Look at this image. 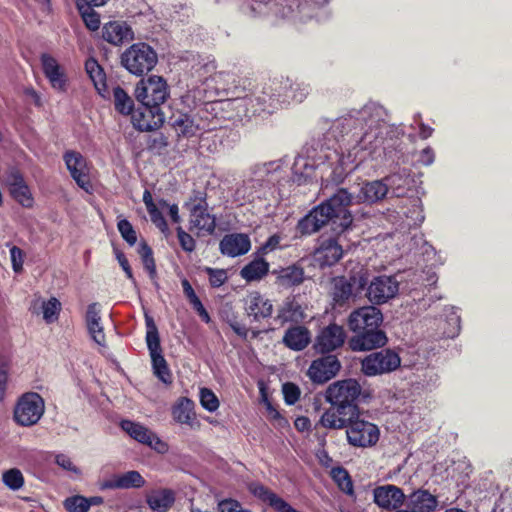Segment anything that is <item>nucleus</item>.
Returning a JSON list of instances; mask_svg holds the SVG:
<instances>
[{
  "label": "nucleus",
  "mask_w": 512,
  "mask_h": 512,
  "mask_svg": "<svg viewBox=\"0 0 512 512\" xmlns=\"http://www.w3.org/2000/svg\"><path fill=\"white\" fill-rule=\"evenodd\" d=\"M387 111L378 103L368 102L360 109H352L338 118L333 129L341 134H352L355 145L349 150L346 157L341 158L342 166L353 164L350 170L356 168L368 158H375L380 149L384 147L386 139H392L400 133L387 123Z\"/></svg>",
  "instance_id": "f257e3e1"
},
{
  "label": "nucleus",
  "mask_w": 512,
  "mask_h": 512,
  "mask_svg": "<svg viewBox=\"0 0 512 512\" xmlns=\"http://www.w3.org/2000/svg\"><path fill=\"white\" fill-rule=\"evenodd\" d=\"M353 196L346 189H339L325 202L312 209L301 218L297 224V231L301 235H311L318 232L323 226L330 224L332 232L339 236L352 224L353 218L348 210Z\"/></svg>",
  "instance_id": "f03ea898"
},
{
  "label": "nucleus",
  "mask_w": 512,
  "mask_h": 512,
  "mask_svg": "<svg viewBox=\"0 0 512 512\" xmlns=\"http://www.w3.org/2000/svg\"><path fill=\"white\" fill-rule=\"evenodd\" d=\"M279 84V79H274L250 96L242 99H233L226 104L235 109L245 108V116H253L262 112L272 113L279 108V94L281 88L274 91L273 87Z\"/></svg>",
  "instance_id": "7ed1b4c3"
},
{
  "label": "nucleus",
  "mask_w": 512,
  "mask_h": 512,
  "mask_svg": "<svg viewBox=\"0 0 512 512\" xmlns=\"http://www.w3.org/2000/svg\"><path fill=\"white\" fill-rule=\"evenodd\" d=\"M157 61L156 52L146 43H135L121 55V64L136 76H142L151 71Z\"/></svg>",
  "instance_id": "20e7f679"
},
{
  "label": "nucleus",
  "mask_w": 512,
  "mask_h": 512,
  "mask_svg": "<svg viewBox=\"0 0 512 512\" xmlns=\"http://www.w3.org/2000/svg\"><path fill=\"white\" fill-rule=\"evenodd\" d=\"M169 94L166 80L156 75L141 79L134 90L136 100L145 107H160L166 102Z\"/></svg>",
  "instance_id": "39448f33"
},
{
  "label": "nucleus",
  "mask_w": 512,
  "mask_h": 512,
  "mask_svg": "<svg viewBox=\"0 0 512 512\" xmlns=\"http://www.w3.org/2000/svg\"><path fill=\"white\" fill-rule=\"evenodd\" d=\"M361 394V386L355 379H346L331 384L326 390V400L332 406L345 409L358 415L357 400Z\"/></svg>",
  "instance_id": "423d86ee"
},
{
  "label": "nucleus",
  "mask_w": 512,
  "mask_h": 512,
  "mask_svg": "<svg viewBox=\"0 0 512 512\" xmlns=\"http://www.w3.org/2000/svg\"><path fill=\"white\" fill-rule=\"evenodd\" d=\"M45 411V403L43 398L35 392L23 394L15 408L14 420L17 424L29 427L38 423Z\"/></svg>",
  "instance_id": "0eeeda50"
},
{
  "label": "nucleus",
  "mask_w": 512,
  "mask_h": 512,
  "mask_svg": "<svg viewBox=\"0 0 512 512\" xmlns=\"http://www.w3.org/2000/svg\"><path fill=\"white\" fill-rule=\"evenodd\" d=\"M346 437L351 446L368 448L377 444L380 430L374 423L360 419L358 414L349 422Z\"/></svg>",
  "instance_id": "6e6552de"
},
{
  "label": "nucleus",
  "mask_w": 512,
  "mask_h": 512,
  "mask_svg": "<svg viewBox=\"0 0 512 512\" xmlns=\"http://www.w3.org/2000/svg\"><path fill=\"white\" fill-rule=\"evenodd\" d=\"M401 364L399 355L390 350L383 349L372 352L361 361V371L369 377L390 373Z\"/></svg>",
  "instance_id": "1a4fd4ad"
},
{
  "label": "nucleus",
  "mask_w": 512,
  "mask_h": 512,
  "mask_svg": "<svg viewBox=\"0 0 512 512\" xmlns=\"http://www.w3.org/2000/svg\"><path fill=\"white\" fill-rule=\"evenodd\" d=\"M190 211L191 228L212 234L216 227V218L208 212V204L203 193L197 192L187 203Z\"/></svg>",
  "instance_id": "9d476101"
},
{
  "label": "nucleus",
  "mask_w": 512,
  "mask_h": 512,
  "mask_svg": "<svg viewBox=\"0 0 512 512\" xmlns=\"http://www.w3.org/2000/svg\"><path fill=\"white\" fill-rule=\"evenodd\" d=\"M399 291V282L394 276L374 277L368 285L366 296L373 304H384L394 298Z\"/></svg>",
  "instance_id": "9b49d317"
},
{
  "label": "nucleus",
  "mask_w": 512,
  "mask_h": 512,
  "mask_svg": "<svg viewBox=\"0 0 512 512\" xmlns=\"http://www.w3.org/2000/svg\"><path fill=\"white\" fill-rule=\"evenodd\" d=\"M344 254L342 245L337 237L321 236L314 251V260L320 267L336 264Z\"/></svg>",
  "instance_id": "f8f14e48"
},
{
  "label": "nucleus",
  "mask_w": 512,
  "mask_h": 512,
  "mask_svg": "<svg viewBox=\"0 0 512 512\" xmlns=\"http://www.w3.org/2000/svg\"><path fill=\"white\" fill-rule=\"evenodd\" d=\"M383 322L381 311L374 306L360 307L348 317V327L352 332H358L369 328L376 329Z\"/></svg>",
  "instance_id": "ddd939ff"
},
{
  "label": "nucleus",
  "mask_w": 512,
  "mask_h": 512,
  "mask_svg": "<svg viewBox=\"0 0 512 512\" xmlns=\"http://www.w3.org/2000/svg\"><path fill=\"white\" fill-rule=\"evenodd\" d=\"M354 333L355 335L348 342L352 351H369L383 347L388 340L380 326H377L376 329L369 328Z\"/></svg>",
  "instance_id": "4468645a"
},
{
  "label": "nucleus",
  "mask_w": 512,
  "mask_h": 512,
  "mask_svg": "<svg viewBox=\"0 0 512 512\" xmlns=\"http://www.w3.org/2000/svg\"><path fill=\"white\" fill-rule=\"evenodd\" d=\"M345 339L346 333L342 326L329 324L319 331L314 348L320 353H329L341 347Z\"/></svg>",
  "instance_id": "2eb2a0df"
},
{
  "label": "nucleus",
  "mask_w": 512,
  "mask_h": 512,
  "mask_svg": "<svg viewBox=\"0 0 512 512\" xmlns=\"http://www.w3.org/2000/svg\"><path fill=\"white\" fill-rule=\"evenodd\" d=\"M131 121L133 126L139 131H154L163 125L164 113L161 107L142 106L132 112Z\"/></svg>",
  "instance_id": "dca6fc26"
},
{
  "label": "nucleus",
  "mask_w": 512,
  "mask_h": 512,
  "mask_svg": "<svg viewBox=\"0 0 512 512\" xmlns=\"http://www.w3.org/2000/svg\"><path fill=\"white\" fill-rule=\"evenodd\" d=\"M171 125L178 135L195 136L199 132L210 130L209 124L197 114L176 113L171 117Z\"/></svg>",
  "instance_id": "f3484780"
},
{
  "label": "nucleus",
  "mask_w": 512,
  "mask_h": 512,
  "mask_svg": "<svg viewBox=\"0 0 512 512\" xmlns=\"http://www.w3.org/2000/svg\"><path fill=\"white\" fill-rule=\"evenodd\" d=\"M64 161L71 177L77 185L85 191H89L91 183L88 175L86 159L76 151H67Z\"/></svg>",
  "instance_id": "a211bd4d"
},
{
  "label": "nucleus",
  "mask_w": 512,
  "mask_h": 512,
  "mask_svg": "<svg viewBox=\"0 0 512 512\" xmlns=\"http://www.w3.org/2000/svg\"><path fill=\"white\" fill-rule=\"evenodd\" d=\"M340 367L337 357L328 355L314 360L308 369V375L313 382L322 384L333 378Z\"/></svg>",
  "instance_id": "6ab92c4d"
},
{
  "label": "nucleus",
  "mask_w": 512,
  "mask_h": 512,
  "mask_svg": "<svg viewBox=\"0 0 512 512\" xmlns=\"http://www.w3.org/2000/svg\"><path fill=\"white\" fill-rule=\"evenodd\" d=\"M244 309L247 316L252 317L254 321H261L271 317L273 304L258 291H253L244 299Z\"/></svg>",
  "instance_id": "aec40b11"
},
{
  "label": "nucleus",
  "mask_w": 512,
  "mask_h": 512,
  "mask_svg": "<svg viewBox=\"0 0 512 512\" xmlns=\"http://www.w3.org/2000/svg\"><path fill=\"white\" fill-rule=\"evenodd\" d=\"M374 502L381 508L387 510H396L401 507L406 499V495L401 488L386 484L374 489Z\"/></svg>",
  "instance_id": "412c9836"
},
{
  "label": "nucleus",
  "mask_w": 512,
  "mask_h": 512,
  "mask_svg": "<svg viewBox=\"0 0 512 512\" xmlns=\"http://www.w3.org/2000/svg\"><path fill=\"white\" fill-rule=\"evenodd\" d=\"M6 184L9 187L11 196L23 207L29 208L33 205V198L26 185L23 176L16 169H11L6 176Z\"/></svg>",
  "instance_id": "4be33fe9"
},
{
  "label": "nucleus",
  "mask_w": 512,
  "mask_h": 512,
  "mask_svg": "<svg viewBox=\"0 0 512 512\" xmlns=\"http://www.w3.org/2000/svg\"><path fill=\"white\" fill-rule=\"evenodd\" d=\"M41 64L51 87L58 92H65L67 77L57 60L49 54H43L41 56Z\"/></svg>",
  "instance_id": "5701e85b"
},
{
  "label": "nucleus",
  "mask_w": 512,
  "mask_h": 512,
  "mask_svg": "<svg viewBox=\"0 0 512 512\" xmlns=\"http://www.w3.org/2000/svg\"><path fill=\"white\" fill-rule=\"evenodd\" d=\"M251 248V241L247 234L231 233L225 235L219 243L221 253L228 257H237L246 254Z\"/></svg>",
  "instance_id": "b1692460"
},
{
  "label": "nucleus",
  "mask_w": 512,
  "mask_h": 512,
  "mask_svg": "<svg viewBox=\"0 0 512 512\" xmlns=\"http://www.w3.org/2000/svg\"><path fill=\"white\" fill-rule=\"evenodd\" d=\"M346 407L332 406L320 417L319 424L326 429H343L348 427L356 414L345 409Z\"/></svg>",
  "instance_id": "393cba45"
},
{
  "label": "nucleus",
  "mask_w": 512,
  "mask_h": 512,
  "mask_svg": "<svg viewBox=\"0 0 512 512\" xmlns=\"http://www.w3.org/2000/svg\"><path fill=\"white\" fill-rule=\"evenodd\" d=\"M100 305L98 303L89 304L87 307L85 322L91 338L99 346L106 345V337L101 323Z\"/></svg>",
  "instance_id": "a878e982"
},
{
  "label": "nucleus",
  "mask_w": 512,
  "mask_h": 512,
  "mask_svg": "<svg viewBox=\"0 0 512 512\" xmlns=\"http://www.w3.org/2000/svg\"><path fill=\"white\" fill-rule=\"evenodd\" d=\"M306 318L305 309L296 297H287L280 305L276 319L282 324L300 323Z\"/></svg>",
  "instance_id": "bb28decb"
},
{
  "label": "nucleus",
  "mask_w": 512,
  "mask_h": 512,
  "mask_svg": "<svg viewBox=\"0 0 512 512\" xmlns=\"http://www.w3.org/2000/svg\"><path fill=\"white\" fill-rule=\"evenodd\" d=\"M389 194L384 179L368 181L361 185L356 196L357 202L373 204L383 200Z\"/></svg>",
  "instance_id": "cd10ccee"
},
{
  "label": "nucleus",
  "mask_w": 512,
  "mask_h": 512,
  "mask_svg": "<svg viewBox=\"0 0 512 512\" xmlns=\"http://www.w3.org/2000/svg\"><path fill=\"white\" fill-rule=\"evenodd\" d=\"M102 37L113 45H120L133 39L131 28L122 21H110L103 26Z\"/></svg>",
  "instance_id": "c85d7f7f"
},
{
  "label": "nucleus",
  "mask_w": 512,
  "mask_h": 512,
  "mask_svg": "<svg viewBox=\"0 0 512 512\" xmlns=\"http://www.w3.org/2000/svg\"><path fill=\"white\" fill-rule=\"evenodd\" d=\"M145 480L142 475L135 470L122 474H115L103 484L108 489H131L144 486Z\"/></svg>",
  "instance_id": "c756f323"
},
{
  "label": "nucleus",
  "mask_w": 512,
  "mask_h": 512,
  "mask_svg": "<svg viewBox=\"0 0 512 512\" xmlns=\"http://www.w3.org/2000/svg\"><path fill=\"white\" fill-rule=\"evenodd\" d=\"M408 508L415 512H433L438 505L437 498L428 490L418 489L407 496Z\"/></svg>",
  "instance_id": "7c9ffc66"
},
{
  "label": "nucleus",
  "mask_w": 512,
  "mask_h": 512,
  "mask_svg": "<svg viewBox=\"0 0 512 512\" xmlns=\"http://www.w3.org/2000/svg\"><path fill=\"white\" fill-rule=\"evenodd\" d=\"M311 341L310 331L304 326H293L286 330L283 343L294 351L305 349Z\"/></svg>",
  "instance_id": "2f4dec72"
},
{
  "label": "nucleus",
  "mask_w": 512,
  "mask_h": 512,
  "mask_svg": "<svg viewBox=\"0 0 512 512\" xmlns=\"http://www.w3.org/2000/svg\"><path fill=\"white\" fill-rule=\"evenodd\" d=\"M175 501V494L171 489H155L146 495L148 506L156 512L168 511Z\"/></svg>",
  "instance_id": "473e14b6"
},
{
  "label": "nucleus",
  "mask_w": 512,
  "mask_h": 512,
  "mask_svg": "<svg viewBox=\"0 0 512 512\" xmlns=\"http://www.w3.org/2000/svg\"><path fill=\"white\" fill-rule=\"evenodd\" d=\"M85 70L98 94L103 98H107L106 75L103 68L94 58H89L85 62Z\"/></svg>",
  "instance_id": "72a5a7b5"
},
{
  "label": "nucleus",
  "mask_w": 512,
  "mask_h": 512,
  "mask_svg": "<svg viewBox=\"0 0 512 512\" xmlns=\"http://www.w3.org/2000/svg\"><path fill=\"white\" fill-rule=\"evenodd\" d=\"M383 179L392 196L403 197L406 194L409 186V174L406 170L390 174Z\"/></svg>",
  "instance_id": "f704fd0d"
},
{
  "label": "nucleus",
  "mask_w": 512,
  "mask_h": 512,
  "mask_svg": "<svg viewBox=\"0 0 512 512\" xmlns=\"http://www.w3.org/2000/svg\"><path fill=\"white\" fill-rule=\"evenodd\" d=\"M353 295V286L345 277L333 279L331 296L335 304L342 306L347 303Z\"/></svg>",
  "instance_id": "c9c22d12"
},
{
  "label": "nucleus",
  "mask_w": 512,
  "mask_h": 512,
  "mask_svg": "<svg viewBox=\"0 0 512 512\" xmlns=\"http://www.w3.org/2000/svg\"><path fill=\"white\" fill-rule=\"evenodd\" d=\"M277 88L281 89H292L290 92L291 94H287L289 98H292V101L301 103L309 94L310 87L305 82H298V81H292L289 78L286 79H279V84L273 87L274 91L277 90Z\"/></svg>",
  "instance_id": "e433bc0d"
},
{
  "label": "nucleus",
  "mask_w": 512,
  "mask_h": 512,
  "mask_svg": "<svg viewBox=\"0 0 512 512\" xmlns=\"http://www.w3.org/2000/svg\"><path fill=\"white\" fill-rule=\"evenodd\" d=\"M269 271V264L262 258L255 259L245 265L240 276L248 282L257 281L263 278Z\"/></svg>",
  "instance_id": "4c0bfd02"
},
{
  "label": "nucleus",
  "mask_w": 512,
  "mask_h": 512,
  "mask_svg": "<svg viewBox=\"0 0 512 512\" xmlns=\"http://www.w3.org/2000/svg\"><path fill=\"white\" fill-rule=\"evenodd\" d=\"M314 171V165L307 158L298 156L292 166V179L294 182L302 184L313 177Z\"/></svg>",
  "instance_id": "58836bf2"
},
{
  "label": "nucleus",
  "mask_w": 512,
  "mask_h": 512,
  "mask_svg": "<svg viewBox=\"0 0 512 512\" xmlns=\"http://www.w3.org/2000/svg\"><path fill=\"white\" fill-rule=\"evenodd\" d=\"M303 279L304 272L302 268L297 266H289L279 271L277 276V283L284 288H289L301 284Z\"/></svg>",
  "instance_id": "ea45409f"
},
{
  "label": "nucleus",
  "mask_w": 512,
  "mask_h": 512,
  "mask_svg": "<svg viewBox=\"0 0 512 512\" xmlns=\"http://www.w3.org/2000/svg\"><path fill=\"white\" fill-rule=\"evenodd\" d=\"M173 418L181 424H190L195 418L194 403L188 398H181L174 406Z\"/></svg>",
  "instance_id": "a19ab883"
},
{
  "label": "nucleus",
  "mask_w": 512,
  "mask_h": 512,
  "mask_svg": "<svg viewBox=\"0 0 512 512\" xmlns=\"http://www.w3.org/2000/svg\"><path fill=\"white\" fill-rule=\"evenodd\" d=\"M113 103L115 110L122 115H129L134 111L133 99L120 86L113 88Z\"/></svg>",
  "instance_id": "79ce46f5"
},
{
  "label": "nucleus",
  "mask_w": 512,
  "mask_h": 512,
  "mask_svg": "<svg viewBox=\"0 0 512 512\" xmlns=\"http://www.w3.org/2000/svg\"><path fill=\"white\" fill-rule=\"evenodd\" d=\"M120 426L133 439L143 444H147L153 433L145 426L130 420H123Z\"/></svg>",
  "instance_id": "37998d69"
},
{
  "label": "nucleus",
  "mask_w": 512,
  "mask_h": 512,
  "mask_svg": "<svg viewBox=\"0 0 512 512\" xmlns=\"http://www.w3.org/2000/svg\"><path fill=\"white\" fill-rule=\"evenodd\" d=\"M150 356L152 361L153 372L156 375V377L165 384L171 383V372L162 353H157Z\"/></svg>",
  "instance_id": "c03bdc74"
},
{
  "label": "nucleus",
  "mask_w": 512,
  "mask_h": 512,
  "mask_svg": "<svg viewBox=\"0 0 512 512\" xmlns=\"http://www.w3.org/2000/svg\"><path fill=\"white\" fill-rule=\"evenodd\" d=\"M41 308L43 319L47 324H50L58 319L61 303L57 298L51 297L49 300L42 302Z\"/></svg>",
  "instance_id": "a18cd8bd"
},
{
  "label": "nucleus",
  "mask_w": 512,
  "mask_h": 512,
  "mask_svg": "<svg viewBox=\"0 0 512 512\" xmlns=\"http://www.w3.org/2000/svg\"><path fill=\"white\" fill-rule=\"evenodd\" d=\"M2 481L9 489L17 491L24 485V477L22 472L17 468L6 470L2 474Z\"/></svg>",
  "instance_id": "49530a36"
},
{
  "label": "nucleus",
  "mask_w": 512,
  "mask_h": 512,
  "mask_svg": "<svg viewBox=\"0 0 512 512\" xmlns=\"http://www.w3.org/2000/svg\"><path fill=\"white\" fill-rule=\"evenodd\" d=\"M138 253L142 259L144 268L148 271L150 278L154 280L156 278V265L151 248L145 242H142L139 245Z\"/></svg>",
  "instance_id": "de8ad7c7"
},
{
  "label": "nucleus",
  "mask_w": 512,
  "mask_h": 512,
  "mask_svg": "<svg viewBox=\"0 0 512 512\" xmlns=\"http://www.w3.org/2000/svg\"><path fill=\"white\" fill-rule=\"evenodd\" d=\"M63 505L68 512H88L92 502L88 498L76 495L68 497Z\"/></svg>",
  "instance_id": "09e8293b"
},
{
  "label": "nucleus",
  "mask_w": 512,
  "mask_h": 512,
  "mask_svg": "<svg viewBox=\"0 0 512 512\" xmlns=\"http://www.w3.org/2000/svg\"><path fill=\"white\" fill-rule=\"evenodd\" d=\"M200 403L202 407L209 412H214L219 407V400L217 396L208 388L200 389Z\"/></svg>",
  "instance_id": "8fccbe9b"
},
{
  "label": "nucleus",
  "mask_w": 512,
  "mask_h": 512,
  "mask_svg": "<svg viewBox=\"0 0 512 512\" xmlns=\"http://www.w3.org/2000/svg\"><path fill=\"white\" fill-rule=\"evenodd\" d=\"M54 463L61 469L71 472L73 474H81V470L73 463L71 457L65 453L53 454Z\"/></svg>",
  "instance_id": "3c124183"
},
{
  "label": "nucleus",
  "mask_w": 512,
  "mask_h": 512,
  "mask_svg": "<svg viewBox=\"0 0 512 512\" xmlns=\"http://www.w3.org/2000/svg\"><path fill=\"white\" fill-rule=\"evenodd\" d=\"M332 477L338 482L341 489L347 493L352 491V482L347 471L344 468L337 467L332 469Z\"/></svg>",
  "instance_id": "603ef678"
},
{
  "label": "nucleus",
  "mask_w": 512,
  "mask_h": 512,
  "mask_svg": "<svg viewBox=\"0 0 512 512\" xmlns=\"http://www.w3.org/2000/svg\"><path fill=\"white\" fill-rule=\"evenodd\" d=\"M117 227H118V230H119L121 236L123 237V239L130 246H132L136 243V241H137L136 232L128 220H126V219L120 220L117 224Z\"/></svg>",
  "instance_id": "864d4df0"
},
{
  "label": "nucleus",
  "mask_w": 512,
  "mask_h": 512,
  "mask_svg": "<svg viewBox=\"0 0 512 512\" xmlns=\"http://www.w3.org/2000/svg\"><path fill=\"white\" fill-rule=\"evenodd\" d=\"M308 7L306 3H301L297 6V11L292 9L291 6H289L286 10H283L282 16L283 18H288L293 20L294 22H303L304 17H311L307 13Z\"/></svg>",
  "instance_id": "5fc2aeb1"
},
{
  "label": "nucleus",
  "mask_w": 512,
  "mask_h": 512,
  "mask_svg": "<svg viewBox=\"0 0 512 512\" xmlns=\"http://www.w3.org/2000/svg\"><path fill=\"white\" fill-rule=\"evenodd\" d=\"M205 272L209 276V282L212 287H220L228 279L227 272L224 269L206 267Z\"/></svg>",
  "instance_id": "6e6d98bb"
},
{
  "label": "nucleus",
  "mask_w": 512,
  "mask_h": 512,
  "mask_svg": "<svg viewBox=\"0 0 512 512\" xmlns=\"http://www.w3.org/2000/svg\"><path fill=\"white\" fill-rule=\"evenodd\" d=\"M259 185V182L254 179L245 180L242 186L237 188L236 194L244 200H250L253 197L254 189Z\"/></svg>",
  "instance_id": "4d7b16f0"
},
{
  "label": "nucleus",
  "mask_w": 512,
  "mask_h": 512,
  "mask_svg": "<svg viewBox=\"0 0 512 512\" xmlns=\"http://www.w3.org/2000/svg\"><path fill=\"white\" fill-rule=\"evenodd\" d=\"M10 259L14 272L19 273L23 269L24 252L17 246L10 247Z\"/></svg>",
  "instance_id": "13d9d810"
},
{
  "label": "nucleus",
  "mask_w": 512,
  "mask_h": 512,
  "mask_svg": "<svg viewBox=\"0 0 512 512\" xmlns=\"http://www.w3.org/2000/svg\"><path fill=\"white\" fill-rule=\"evenodd\" d=\"M284 399L287 404H295L300 396L299 388L293 383H285L282 388Z\"/></svg>",
  "instance_id": "bf43d9fd"
},
{
  "label": "nucleus",
  "mask_w": 512,
  "mask_h": 512,
  "mask_svg": "<svg viewBox=\"0 0 512 512\" xmlns=\"http://www.w3.org/2000/svg\"><path fill=\"white\" fill-rule=\"evenodd\" d=\"M412 206H413V211L411 212H405L406 214V217L411 219V223H409V225H419L423 222L424 220V215H423V211H422V208H421V205H420V200L419 199H413L412 200Z\"/></svg>",
  "instance_id": "052dcab7"
},
{
  "label": "nucleus",
  "mask_w": 512,
  "mask_h": 512,
  "mask_svg": "<svg viewBox=\"0 0 512 512\" xmlns=\"http://www.w3.org/2000/svg\"><path fill=\"white\" fill-rule=\"evenodd\" d=\"M148 213L150 215L151 221L156 225V227L159 228L162 233L168 234V225L158 207L149 210Z\"/></svg>",
  "instance_id": "680f3d73"
},
{
  "label": "nucleus",
  "mask_w": 512,
  "mask_h": 512,
  "mask_svg": "<svg viewBox=\"0 0 512 512\" xmlns=\"http://www.w3.org/2000/svg\"><path fill=\"white\" fill-rule=\"evenodd\" d=\"M177 235L179 243L183 250L192 252L195 249V240L190 234L185 232L181 227L177 228Z\"/></svg>",
  "instance_id": "e2e57ef3"
},
{
  "label": "nucleus",
  "mask_w": 512,
  "mask_h": 512,
  "mask_svg": "<svg viewBox=\"0 0 512 512\" xmlns=\"http://www.w3.org/2000/svg\"><path fill=\"white\" fill-rule=\"evenodd\" d=\"M146 343L150 355L162 353L158 332L146 333Z\"/></svg>",
  "instance_id": "0e129e2a"
},
{
  "label": "nucleus",
  "mask_w": 512,
  "mask_h": 512,
  "mask_svg": "<svg viewBox=\"0 0 512 512\" xmlns=\"http://www.w3.org/2000/svg\"><path fill=\"white\" fill-rule=\"evenodd\" d=\"M82 17L88 29L96 31L100 27V17L96 12H85Z\"/></svg>",
  "instance_id": "69168bd1"
},
{
  "label": "nucleus",
  "mask_w": 512,
  "mask_h": 512,
  "mask_svg": "<svg viewBox=\"0 0 512 512\" xmlns=\"http://www.w3.org/2000/svg\"><path fill=\"white\" fill-rule=\"evenodd\" d=\"M182 287L185 296L193 307L201 302L187 279L182 280Z\"/></svg>",
  "instance_id": "338daca9"
},
{
  "label": "nucleus",
  "mask_w": 512,
  "mask_h": 512,
  "mask_svg": "<svg viewBox=\"0 0 512 512\" xmlns=\"http://www.w3.org/2000/svg\"><path fill=\"white\" fill-rule=\"evenodd\" d=\"M280 240H281V237L279 235H272L271 237H269L267 239V241L261 246L260 248V253L262 254H267L273 250H275L276 248L279 247L280 245Z\"/></svg>",
  "instance_id": "774afa93"
}]
</instances>
